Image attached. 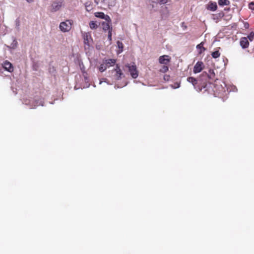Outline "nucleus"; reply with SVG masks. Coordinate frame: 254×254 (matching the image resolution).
Instances as JSON below:
<instances>
[{
	"label": "nucleus",
	"instance_id": "24",
	"mask_svg": "<svg viewBox=\"0 0 254 254\" xmlns=\"http://www.w3.org/2000/svg\"><path fill=\"white\" fill-rule=\"evenodd\" d=\"M249 8L253 10H254V2H251L249 4Z\"/></svg>",
	"mask_w": 254,
	"mask_h": 254
},
{
	"label": "nucleus",
	"instance_id": "3",
	"mask_svg": "<svg viewBox=\"0 0 254 254\" xmlns=\"http://www.w3.org/2000/svg\"><path fill=\"white\" fill-rule=\"evenodd\" d=\"M191 84L193 85L194 88L197 91H200L202 89L205 88L206 87V82H204L202 83H198V81L195 78L191 77Z\"/></svg>",
	"mask_w": 254,
	"mask_h": 254
},
{
	"label": "nucleus",
	"instance_id": "28",
	"mask_svg": "<svg viewBox=\"0 0 254 254\" xmlns=\"http://www.w3.org/2000/svg\"><path fill=\"white\" fill-rule=\"evenodd\" d=\"M244 27L246 29H248L249 27V24L248 22H245L244 24Z\"/></svg>",
	"mask_w": 254,
	"mask_h": 254
},
{
	"label": "nucleus",
	"instance_id": "26",
	"mask_svg": "<svg viewBox=\"0 0 254 254\" xmlns=\"http://www.w3.org/2000/svg\"><path fill=\"white\" fill-rule=\"evenodd\" d=\"M108 38L110 41L112 40V31L108 32Z\"/></svg>",
	"mask_w": 254,
	"mask_h": 254
},
{
	"label": "nucleus",
	"instance_id": "30",
	"mask_svg": "<svg viewBox=\"0 0 254 254\" xmlns=\"http://www.w3.org/2000/svg\"><path fill=\"white\" fill-rule=\"evenodd\" d=\"M180 86V85L179 83H176L175 84V85L174 86H172V87L174 88H179Z\"/></svg>",
	"mask_w": 254,
	"mask_h": 254
},
{
	"label": "nucleus",
	"instance_id": "16",
	"mask_svg": "<svg viewBox=\"0 0 254 254\" xmlns=\"http://www.w3.org/2000/svg\"><path fill=\"white\" fill-rule=\"evenodd\" d=\"M207 75V77L212 80H213L215 79V74L214 73V70L212 69H210L208 70V73H205Z\"/></svg>",
	"mask_w": 254,
	"mask_h": 254
},
{
	"label": "nucleus",
	"instance_id": "7",
	"mask_svg": "<svg viewBox=\"0 0 254 254\" xmlns=\"http://www.w3.org/2000/svg\"><path fill=\"white\" fill-rule=\"evenodd\" d=\"M113 71L115 72L114 76L116 80L121 79L124 75L123 72L118 64H116V68Z\"/></svg>",
	"mask_w": 254,
	"mask_h": 254
},
{
	"label": "nucleus",
	"instance_id": "2",
	"mask_svg": "<svg viewBox=\"0 0 254 254\" xmlns=\"http://www.w3.org/2000/svg\"><path fill=\"white\" fill-rule=\"evenodd\" d=\"M73 23V22L72 20H66L60 23L59 28L63 32H68L71 29Z\"/></svg>",
	"mask_w": 254,
	"mask_h": 254
},
{
	"label": "nucleus",
	"instance_id": "31",
	"mask_svg": "<svg viewBox=\"0 0 254 254\" xmlns=\"http://www.w3.org/2000/svg\"><path fill=\"white\" fill-rule=\"evenodd\" d=\"M28 3H31L34 1V0H26Z\"/></svg>",
	"mask_w": 254,
	"mask_h": 254
},
{
	"label": "nucleus",
	"instance_id": "19",
	"mask_svg": "<svg viewBox=\"0 0 254 254\" xmlns=\"http://www.w3.org/2000/svg\"><path fill=\"white\" fill-rule=\"evenodd\" d=\"M89 26L92 29H96L97 28L98 25L96 21H91L89 23Z\"/></svg>",
	"mask_w": 254,
	"mask_h": 254
},
{
	"label": "nucleus",
	"instance_id": "25",
	"mask_svg": "<svg viewBox=\"0 0 254 254\" xmlns=\"http://www.w3.org/2000/svg\"><path fill=\"white\" fill-rule=\"evenodd\" d=\"M170 75H167V74L165 75L163 77L164 80L165 81H169L170 79Z\"/></svg>",
	"mask_w": 254,
	"mask_h": 254
},
{
	"label": "nucleus",
	"instance_id": "15",
	"mask_svg": "<svg viewBox=\"0 0 254 254\" xmlns=\"http://www.w3.org/2000/svg\"><path fill=\"white\" fill-rule=\"evenodd\" d=\"M196 49L198 54H202L205 51L206 49L203 47V43L201 42L200 44L196 46Z\"/></svg>",
	"mask_w": 254,
	"mask_h": 254
},
{
	"label": "nucleus",
	"instance_id": "32",
	"mask_svg": "<svg viewBox=\"0 0 254 254\" xmlns=\"http://www.w3.org/2000/svg\"><path fill=\"white\" fill-rule=\"evenodd\" d=\"M187 80L188 81L190 82V77H188Z\"/></svg>",
	"mask_w": 254,
	"mask_h": 254
},
{
	"label": "nucleus",
	"instance_id": "20",
	"mask_svg": "<svg viewBox=\"0 0 254 254\" xmlns=\"http://www.w3.org/2000/svg\"><path fill=\"white\" fill-rule=\"evenodd\" d=\"M229 3L230 2L228 0H219L218 1V4L221 6L228 5Z\"/></svg>",
	"mask_w": 254,
	"mask_h": 254
},
{
	"label": "nucleus",
	"instance_id": "8",
	"mask_svg": "<svg viewBox=\"0 0 254 254\" xmlns=\"http://www.w3.org/2000/svg\"><path fill=\"white\" fill-rule=\"evenodd\" d=\"M82 37L84 40V44L89 46L90 42L92 41L90 33L89 32L82 33Z\"/></svg>",
	"mask_w": 254,
	"mask_h": 254
},
{
	"label": "nucleus",
	"instance_id": "23",
	"mask_svg": "<svg viewBox=\"0 0 254 254\" xmlns=\"http://www.w3.org/2000/svg\"><path fill=\"white\" fill-rule=\"evenodd\" d=\"M247 38L249 39L250 41H252L254 39V32L253 31L251 32Z\"/></svg>",
	"mask_w": 254,
	"mask_h": 254
},
{
	"label": "nucleus",
	"instance_id": "14",
	"mask_svg": "<svg viewBox=\"0 0 254 254\" xmlns=\"http://www.w3.org/2000/svg\"><path fill=\"white\" fill-rule=\"evenodd\" d=\"M217 8V5L215 2H209L207 5V9L211 11H215Z\"/></svg>",
	"mask_w": 254,
	"mask_h": 254
},
{
	"label": "nucleus",
	"instance_id": "21",
	"mask_svg": "<svg viewBox=\"0 0 254 254\" xmlns=\"http://www.w3.org/2000/svg\"><path fill=\"white\" fill-rule=\"evenodd\" d=\"M211 56L213 58L216 59L220 57V53L218 50H217L212 52L211 54Z\"/></svg>",
	"mask_w": 254,
	"mask_h": 254
},
{
	"label": "nucleus",
	"instance_id": "18",
	"mask_svg": "<svg viewBox=\"0 0 254 254\" xmlns=\"http://www.w3.org/2000/svg\"><path fill=\"white\" fill-rule=\"evenodd\" d=\"M117 45L119 48V50L117 51L118 54H120L123 51L124 49V45L122 42L118 41L117 42Z\"/></svg>",
	"mask_w": 254,
	"mask_h": 254
},
{
	"label": "nucleus",
	"instance_id": "1",
	"mask_svg": "<svg viewBox=\"0 0 254 254\" xmlns=\"http://www.w3.org/2000/svg\"><path fill=\"white\" fill-rule=\"evenodd\" d=\"M116 63V60L115 59H109L103 60V63L99 67V70L102 72L108 67L115 65Z\"/></svg>",
	"mask_w": 254,
	"mask_h": 254
},
{
	"label": "nucleus",
	"instance_id": "12",
	"mask_svg": "<svg viewBox=\"0 0 254 254\" xmlns=\"http://www.w3.org/2000/svg\"><path fill=\"white\" fill-rule=\"evenodd\" d=\"M240 45L243 49L247 48L249 46V42L247 37H242L240 39Z\"/></svg>",
	"mask_w": 254,
	"mask_h": 254
},
{
	"label": "nucleus",
	"instance_id": "27",
	"mask_svg": "<svg viewBox=\"0 0 254 254\" xmlns=\"http://www.w3.org/2000/svg\"><path fill=\"white\" fill-rule=\"evenodd\" d=\"M168 0H159V3L160 4H165L166 3L168 2Z\"/></svg>",
	"mask_w": 254,
	"mask_h": 254
},
{
	"label": "nucleus",
	"instance_id": "4",
	"mask_svg": "<svg viewBox=\"0 0 254 254\" xmlns=\"http://www.w3.org/2000/svg\"><path fill=\"white\" fill-rule=\"evenodd\" d=\"M128 68V71L133 78H136L138 75V71L135 65H130L127 64L126 65Z\"/></svg>",
	"mask_w": 254,
	"mask_h": 254
},
{
	"label": "nucleus",
	"instance_id": "22",
	"mask_svg": "<svg viewBox=\"0 0 254 254\" xmlns=\"http://www.w3.org/2000/svg\"><path fill=\"white\" fill-rule=\"evenodd\" d=\"M164 65L160 69V71L163 73H165L167 72L169 70V67L168 66Z\"/></svg>",
	"mask_w": 254,
	"mask_h": 254
},
{
	"label": "nucleus",
	"instance_id": "13",
	"mask_svg": "<svg viewBox=\"0 0 254 254\" xmlns=\"http://www.w3.org/2000/svg\"><path fill=\"white\" fill-rule=\"evenodd\" d=\"M95 15L97 17L105 19L106 21H110V17L109 16L105 15V14L102 12H96L95 13Z\"/></svg>",
	"mask_w": 254,
	"mask_h": 254
},
{
	"label": "nucleus",
	"instance_id": "10",
	"mask_svg": "<svg viewBox=\"0 0 254 254\" xmlns=\"http://www.w3.org/2000/svg\"><path fill=\"white\" fill-rule=\"evenodd\" d=\"M102 28L104 31H112V26L111 25V20L110 21H106V22H103L102 23Z\"/></svg>",
	"mask_w": 254,
	"mask_h": 254
},
{
	"label": "nucleus",
	"instance_id": "5",
	"mask_svg": "<svg viewBox=\"0 0 254 254\" xmlns=\"http://www.w3.org/2000/svg\"><path fill=\"white\" fill-rule=\"evenodd\" d=\"M64 0L58 1H54L51 5V11L52 12H56L60 9L63 5Z\"/></svg>",
	"mask_w": 254,
	"mask_h": 254
},
{
	"label": "nucleus",
	"instance_id": "9",
	"mask_svg": "<svg viewBox=\"0 0 254 254\" xmlns=\"http://www.w3.org/2000/svg\"><path fill=\"white\" fill-rule=\"evenodd\" d=\"M158 61L161 64H167L170 62L171 58L168 55H163L159 57Z\"/></svg>",
	"mask_w": 254,
	"mask_h": 254
},
{
	"label": "nucleus",
	"instance_id": "11",
	"mask_svg": "<svg viewBox=\"0 0 254 254\" xmlns=\"http://www.w3.org/2000/svg\"><path fill=\"white\" fill-rule=\"evenodd\" d=\"M2 66L6 70L9 72H12L13 70V67L12 64L7 61L3 63Z\"/></svg>",
	"mask_w": 254,
	"mask_h": 254
},
{
	"label": "nucleus",
	"instance_id": "6",
	"mask_svg": "<svg viewBox=\"0 0 254 254\" xmlns=\"http://www.w3.org/2000/svg\"><path fill=\"white\" fill-rule=\"evenodd\" d=\"M204 64L201 61H198L193 67V71L194 73L201 72L204 68Z\"/></svg>",
	"mask_w": 254,
	"mask_h": 254
},
{
	"label": "nucleus",
	"instance_id": "29",
	"mask_svg": "<svg viewBox=\"0 0 254 254\" xmlns=\"http://www.w3.org/2000/svg\"><path fill=\"white\" fill-rule=\"evenodd\" d=\"M17 41L16 40H13V43L12 44V47L14 48H15L16 46V45H17Z\"/></svg>",
	"mask_w": 254,
	"mask_h": 254
},
{
	"label": "nucleus",
	"instance_id": "17",
	"mask_svg": "<svg viewBox=\"0 0 254 254\" xmlns=\"http://www.w3.org/2000/svg\"><path fill=\"white\" fill-rule=\"evenodd\" d=\"M44 105V101L41 100V99H39L38 100H35L33 103L32 106H33V108L36 107L38 106H43Z\"/></svg>",
	"mask_w": 254,
	"mask_h": 254
}]
</instances>
